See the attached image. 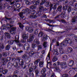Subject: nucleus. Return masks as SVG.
Returning a JSON list of instances; mask_svg holds the SVG:
<instances>
[{"instance_id":"nucleus-46","label":"nucleus","mask_w":77,"mask_h":77,"mask_svg":"<svg viewBox=\"0 0 77 77\" xmlns=\"http://www.w3.org/2000/svg\"><path fill=\"white\" fill-rule=\"evenodd\" d=\"M42 72H43V73H45L46 72V69L45 68H44L42 70Z\"/></svg>"},{"instance_id":"nucleus-59","label":"nucleus","mask_w":77,"mask_h":77,"mask_svg":"<svg viewBox=\"0 0 77 77\" xmlns=\"http://www.w3.org/2000/svg\"><path fill=\"white\" fill-rule=\"evenodd\" d=\"M3 66H1V67L0 68V73L2 72L3 71Z\"/></svg>"},{"instance_id":"nucleus-16","label":"nucleus","mask_w":77,"mask_h":77,"mask_svg":"<svg viewBox=\"0 0 77 77\" xmlns=\"http://www.w3.org/2000/svg\"><path fill=\"white\" fill-rule=\"evenodd\" d=\"M63 2V3L64 4H66L68 2V0H57L56 2H58V3H59L60 2Z\"/></svg>"},{"instance_id":"nucleus-14","label":"nucleus","mask_w":77,"mask_h":77,"mask_svg":"<svg viewBox=\"0 0 77 77\" xmlns=\"http://www.w3.org/2000/svg\"><path fill=\"white\" fill-rule=\"evenodd\" d=\"M63 42L64 45H65V46L66 45L65 44V43H66V44H68V43H70V44H72V40H70L69 39H66L64 41H63L62 42Z\"/></svg>"},{"instance_id":"nucleus-32","label":"nucleus","mask_w":77,"mask_h":77,"mask_svg":"<svg viewBox=\"0 0 77 77\" xmlns=\"http://www.w3.org/2000/svg\"><path fill=\"white\" fill-rule=\"evenodd\" d=\"M77 21V18H76V17H73L72 20V23H74V22Z\"/></svg>"},{"instance_id":"nucleus-8","label":"nucleus","mask_w":77,"mask_h":77,"mask_svg":"<svg viewBox=\"0 0 77 77\" xmlns=\"http://www.w3.org/2000/svg\"><path fill=\"white\" fill-rule=\"evenodd\" d=\"M33 42L34 43L32 44V47L33 48L36 47V45H39V44H40V42L39 41L38 39H34L33 41Z\"/></svg>"},{"instance_id":"nucleus-41","label":"nucleus","mask_w":77,"mask_h":77,"mask_svg":"<svg viewBox=\"0 0 77 77\" xmlns=\"http://www.w3.org/2000/svg\"><path fill=\"white\" fill-rule=\"evenodd\" d=\"M43 45L45 48L47 47V42H44L43 43Z\"/></svg>"},{"instance_id":"nucleus-30","label":"nucleus","mask_w":77,"mask_h":77,"mask_svg":"<svg viewBox=\"0 0 77 77\" xmlns=\"http://www.w3.org/2000/svg\"><path fill=\"white\" fill-rule=\"evenodd\" d=\"M67 51L68 53H71L72 51V48H67Z\"/></svg>"},{"instance_id":"nucleus-57","label":"nucleus","mask_w":77,"mask_h":77,"mask_svg":"<svg viewBox=\"0 0 77 77\" xmlns=\"http://www.w3.org/2000/svg\"><path fill=\"white\" fill-rule=\"evenodd\" d=\"M29 72H31L33 71V68H29Z\"/></svg>"},{"instance_id":"nucleus-47","label":"nucleus","mask_w":77,"mask_h":77,"mask_svg":"<svg viewBox=\"0 0 77 77\" xmlns=\"http://www.w3.org/2000/svg\"><path fill=\"white\" fill-rule=\"evenodd\" d=\"M9 48H10V45H8L6 46L5 49L6 50H9Z\"/></svg>"},{"instance_id":"nucleus-51","label":"nucleus","mask_w":77,"mask_h":77,"mask_svg":"<svg viewBox=\"0 0 77 77\" xmlns=\"http://www.w3.org/2000/svg\"><path fill=\"white\" fill-rule=\"evenodd\" d=\"M51 77H57L56 76V75H55V74L54 73H52L51 75Z\"/></svg>"},{"instance_id":"nucleus-52","label":"nucleus","mask_w":77,"mask_h":77,"mask_svg":"<svg viewBox=\"0 0 77 77\" xmlns=\"http://www.w3.org/2000/svg\"><path fill=\"white\" fill-rule=\"evenodd\" d=\"M2 0H0V10L2 9V8H3L2 4L0 3H1V2H2Z\"/></svg>"},{"instance_id":"nucleus-58","label":"nucleus","mask_w":77,"mask_h":77,"mask_svg":"<svg viewBox=\"0 0 77 77\" xmlns=\"http://www.w3.org/2000/svg\"><path fill=\"white\" fill-rule=\"evenodd\" d=\"M2 55L4 57H6L7 56V53H4Z\"/></svg>"},{"instance_id":"nucleus-23","label":"nucleus","mask_w":77,"mask_h":77,"mask_svg":"<svg viewBox=\"0 0 77 77\" xmlns=\"http://www.w3.org/2000/svg\"><path fill=\"white\" fill-rule=\"evenodd\" d=\"M5 37L6 38H11V35H10L9 33H6L5 34Z\"/></svg>"},{"instance_id":"nucleus-19","label":"nucleus","mask_w":77,"mask_h":77,"mask_svg":"<svg viewBox=\"0 0 77 77\" xmlns=\"http://www.w3.org/2000/svg\"><path fill=\"white\" fill-rule=\"evenodd\" d=\"M61 66L62 68L63 69L64 68H65L66 66H67V64H66L65 63H62L61 64Z\"/></svg>"},{"instance_id":"nucleus-37","label":"nucleus","mask_w":77,"mask_h":77,"mask_svg":"<svg viewBox=\"0 0 77 77\" xmlns=\"http://www.w3.org/2000/svg\"><path fill=\"white\" fill-rule=\"evenodd\" d=\"M2 63H6V62H7L6 60V58H3L2 60Z\"/></svg>"},{"instance_id":"nucleus-35","label":"nucleus","mask_w":77,"mask_h":77,"mask_svg":"<svg viewBox=\"0 0 77 77\" xmlns=\"http://www.w3.org/2000/svg\"><path fill=\"white\" fill-rule=\"evenodd\" d=\"M67 10L68 12H70L71 11V6H69L68 8L67 7Z\"/></svg>"},{"instance_id":"nucleus-1","label":"nucleus","mask_w":77,"mask_h":77,"mask_svg":"<svg viewBox=\"0 0 77 77\" xmlns=\"http://www.w3.org/2000/svg\"><path fill=\"white\" fill-rule=\"evenodd\" d=\"M39 11L37 12V13L35 12V11H33L32 12L31 14L30 15L29 17L31 18H37L38 16L36 15H38V17H40L41 14V11H46L47 9L46 8L44 9V7L41 6H40L39 7Z\"/></svg>"},{"instance_id":"nucleus-11","label":"nucleus","mask_w":77,"mask_h":77,"mask_svg":"<svg viewBox=\"0 0 77 77\" xmlns=\"http://www.w3.org/2000/svg\"><path fill=\"white\" fill-rule=\"evenodd\" d=\"M24 14H25L26 15H27L30 14L31 12V10L30 9L27 8H26L25 9H23L22 10Z\"/></svg>"},{"instance_id":"nucleus-10","label":"nucleus","mask_w":77,"mask_h":77,"mask_svg":"<svg viewBox=\"0 0 77 77\" xmlns=\"http://www.w3.org/2000/svg\"><path fill=\"white\" fill-rule=\"evenodd\" d=\"M35 77H46V74L44 73L40 76V74L39 73V72L38 70L35 71Z\"/></svg>"},{"instance_id":"nucleus-28","label":"nucleus","mask_w":77,"mask_h":77,"mask_svg":"<svg viewBox=\"0 0 77 77\" xmlns=\"http://www.w3.org/2000/svg\"><path fill=\"white\" fill-rule=\"evenodd\" d=\"M36 8L37 7L36 5H33L31 6L30 8L31 10H32V9H36Z\"/></svg>"},{"instance_id":"nucleus-54","label":"nucleus","mask_w":77,"mask_h":77,"mask_svg":"<svg viewBox=\"0 0 77 77\" xmlns=\"http://www.w3.org/2000/svg\"><path fill=\"white\" fill-rule=\"evenodd\" d=\"M11 59V57H8L7 58V60H6L7 62H8V61H10Z\"/></svg>"},{"instance_id":"nucleus-36","label":"nucleus","mask_w":77,"mask_h":77,"mask_svg":"<svg viewBox=\"0 0 77 77\" xmlns=\"http://www.w3.org/2000/svg\"><path fill=\"white\" fill-rule=\"evenodd\" d=\"M41 2H40V5H42L44 4V3H45L46 2V0H41Z\"/></svg>"},{"instance_id":"nucleus-26","label":"nucleus","mask_w":77,"mask_h":77,"mask_svg":"<svg viewBox=\"0 0 77 77\" xmlns=\"http://www.w3.org/2000/svg\"><path fill=\"white\" fill-rule=\"evenodd\" d=\"M19 15L21 19L24 18V16H23V13L22 12H20L19 14Z\"/></svg>"},{"instance_id":"nucleus-7","label":"nucleus","mask_w":77,"mask_h":77,"mask_svg":"<svg viewBox=\"0 0 77 77\" xmlns=\"http://www.w3.org/2000/svg\"><path fill=\"white\" fill-rule=\"evenodd\" d=\"M22 38L23 39H22L20 40V42L24 44L26 42V39H27L29 38L28 34H26L25 33L23 34L22 36Z\"/></svg>"},{"instance_id":"nucleus-21","label":"nucleus","mask_w":77,"mask_h":77,"mask_svg":"<svg viewBox=\"0 0 77 77\" xmlns=\"http://www.w3.org/2000/svg\"><path fill=\"white\" fill-rule=\"evenodd\" d=\"M39 66L40 68H42V67H43V66H44L43 61H42L39 62Z\"/></svg>"},{"instance_id":"nucleus-44","label":"nucleus","mask_w":77,"mask_h":77,"mask_svg":"<svg viewBox=\"0 0 77 77\" xmlns=\"http://www.w3.org/2000/svg\"><path fill=\"white\" fill-rule=\"evenodd\" d=\"M54 68H55V69L56 71H57L59 72L60 71V69H59V67H55L54 66Z\"/></svg>"},{"instance_id":"nucleus-20","label":"nucleus","mask_w":77,"mask_h":77,"mask_svg":"<svg viewBox=\"0 0 77 77\" xmlns=\"http://www.w3.org/2000/svg\"><path fill=\"white\" fill-rule=\"evenodd\" d=\"M68 65L70 67L72 66L73 65H74V61L72 60H70L68 63Z\"/></svg>"},{"instance_id":"nucleus-9","label":"nucleus","mask_w":77,"mask_h":77,"mask_svg":"<svg viewBox=\"0 0 77 77\" xmlns=\"http://www.w3.org/2000/svg\"><path fill=\"white\" fill-rule=\"evenodd\" d=\"M13 25H10L9 24L7 23L6 24V25L5 24L3 25L2 27L3 29H0V31L1 30H5L6 29H7V28H9L10 27V28H11L12 27H13ZM1 32H2V31H0V33Z\"/></svg>"},{"instance_id":"nucleus-3","label":"nucleus","mask_w":77,"mask_h":77,"mask_svg":"<svg viewBox=\"0 0 77 77\" xmlns=\"http://www.w3.org/2000/svg\"><path fill=\"white\" fill-rule=\"evenodd\" d=\"M14 39L15 40V41L11 40L8 41V44L12 45V44H13L14 42H16L18 43V45L19 47H21V46H22L23 44L19 42V36L18 35H16V36L15 37Z\"/></svg>"},{"instance_id":"nucleus-34","label":"nucleus","mask_w":77,"mask_h":77,"mask_svg":"<svg viewBox=\"0 0 77 77\" xmlns=\"http://www.w3.org/2000/svg\"><path fill=\"white\" fill-rule=\"evenodd\" d=\"M18 25H19V26L20 28H21L22 29H23V27H24V26H23V25L21 24V23H18Z\"/></svg>"},{"instance_id":"nucleus-5","label":"nucleus","mask_w":77,"mask_h":77,"mask_svg":"<svg viewBox=\"0 0 77 77\" xmlns=\"http://www.w3.org/2000/svg\"><path fill=\"white\" fill-rule=\"evenodd\" d=\"M45 6L46 7H49L50 6V10L51 11V9H56V4L54 3L53 4H51L50 2H47L45 4Z\"/></svg>"},{"instance_id":"nucleus-12","label":"nucleus","mask_w":77,"mask_h":77,"mask_svg":"<svg viewBox=\"0 0 77 77\" xmlns=\"http://www.w3.org/2000/svg\"><path fill=\"white\" fill-rule=\"evenodd\" d=\"M26 30L30 33H32L33 32V28L31 26H26Z\"/></svg>"},{"instance_id":"nucleus-17","label":"nucleus","mask_w":77,"mask_h":77,"mask_svg":"<svg viewBox=\"0 0 77 77\" xmlns=\"http://www.w3.org/2000/svg\"><path fill=\"white\" fill-rule=\"evenodd\" d=\"M60 16L62 18H63L64 17H66V12L63 11L62 12Z\"/></svg>"},{"instance_id":"nucleus-31","label":"nucleus","mask_w":77,"mask_h":77,"mask_svg":"<svg viewBox=\"0 0 77 77\" xmlns=\"http://www.w3.org/2000/svg\"><path fill=\"white\" fill-rule=\"evenodd\" d=\"M67 8H68V5H64L63 6V11H65L66 9H67Z\"/></svg>"},{"instance_id":"nucleus-22","label":"nucleus","mask_w":77,"mask_h":77,"mask_svg":"<svg viewBox=\"0 0 77 77\" xmlns=\"http://www.w3.org/2000/svg\"><path fill=\"white\" fill-rule=\"evenodd\" d=\"M33 4L34 5H39V3H40V1H36L34 0L33 1Z\"/></svg>"},{"instance_id":"nucleus-45","label":"nucleus","mask_w":77,"mask_h":77,"mask_svg":"<svg viewBox=\"0 0 77 77\" xmlns=\"http://www.w3.org/2000/svg\"><path fill=\"white\" fill-rule=\"evenodd\" d=\"M8 72V70H5L2 71V73L3 74H6Z\"/></svg>"},{"instance_id":"nucleus-39","label":"nucleus","mask_w":77,"mask_h":77,"mask_svg":"<svg viewBox=\"0 0 77 77\" xmlns=\"http://www.w3.org/2000/svg\"><path fill=\"white\" fill-rule=\"evenodd\" d=\"M69 73L70 75L74 74V72L73 70H71L69 72Z\"/></svg>"},{"instance_id":"nucleus-43","label":"nucleus","mask_w":77,"mask_h":77,"mask_svg":"<svg viewBox=\"0 0 77 77\" xmlns=\"http://www.w3.org/2000/svg\"><path fill=\"white\" fill-rule=\"evenodd\" d=\"M62 7L61 6H60L58 8L57 10L58 11H59L60 12H61V11L62 10Z\"/></svg>"},{"instance_id":"nucleus-38","label":"nucleus","mask_w":77,"mask_h":77,"mask_svg":"<svg viewBox=\"0 0 77 77\" xmlns=\"http://www.w3.org/2000/svg\"><path fill=\"white\" fill-rule=\"evenodd\" d=\"M43 34H44V33H43V32H41L38 34V36L39 37H41V36H42Z\"/></svg>"},{"instance_id":"nucleus-40","label":"nucleus","mask_w":77,"mask_h":77,"mask_svg":"<svg viewBox=\"0 0 77 77\" xmlns=\"http://www.w3.org/2000/svg\"><path fill=\"white\" fill-rule=\"evenodd\" d=\"M40 61V59H38L37 60H36L35 62H34V64L35 65H38V62Z\"/></svg>"},{"instance_id":"nucleus-42","label":"nucleus","mask_w":77,"mask_h":77,"mask_svg":"<svg viewBox=\"0 0 77 77\" xmlns=\"http://www.w3.org/2000/svg\"><path fill=\"white\" fill-rule=\"evenodd\" d=\"M20 1L18 0H15V1H14L12 2H11V5H14V3L17 2H19Z\"/></svg>"},{"instance_id":"nucleus-48","label":"nucleus","mask_w":77,"mask_h":77,"mask_svg":"<svg viewBox=\"0 0 77 77\" xmlns=\"http://www.w3.org/2000/svg\"><path fill=\"white\" fill-rule=\"evenodd\" d=\"M13 65L14 66H18V62H15L13 63Z\"/></svg>"},{"instance_id":"nucleus-50","label":"nucleus","mask_w":77,"mask_h":77,"mask_svg":"<svg viewBox=\"0 0 77 77\" xmlns=\"http://www.w3.org/2000/svg\"><path fill=\"white\" fill-rule=\"evenodd\" d=\"M38 29H36L34 31V33L36 35H38Z\"/></svg>"},{"instance_id":"nucleus-18","label":"nucleus","mask_w":77,"mask_h":77,"mask_svg":"<svg viewBox=\"0 0 77 77\" xmlns=\"http://www.w3.org/2000/svg\"><path fill=\"white\" fill-rule=\"evenodd\" d=\"M48 37L47 35H44L43 37H42V41H45L46 39H47V38Z\"/></svg>"},{"instance_id":"nucleus-33","label":"nucleus","mask_w":77,"mask_h":77,"mask_svg":"<svg viewBox=\"0 0 77 77\" xmlns=\"http://www.w3.org/2000/svg\"><path fill=\"white\" fill-rule=\"evenodd\" d=\"M14 8H20V4L14 5Z\"/></svg>"},{"instance_id":"nucleus-63","label":"nucleus","mask_w":77,"mask_h":77,"mask_svg":"<svg viewBox=\"0 0 77 77\" xmlns=\"http://www.w3.org/2000/svg\"><path fill=\"white\" fill-rule=\"evenodd\" d=\"M29 50H30V45H28V47L26 48V50L27 51Z\"/></svg>"},{"instance_id":"nucleus-25","label":"nucleus","mask_w":77,"mask_h":77,"mask_svg":"<svg viewBox=\"0 0 77 77\" xmlns=\"http://www.w3.org/2000/svg\"><path fill=\"white\" fill-rule=\"evenodd\" d=\"M57 60V57L56 56H54L53 57V58L52 59L53 62H56Z\"/></svg>"},{"instance_id":"nucleus-13","label":"nucleus","mask_w":77,"mask_h":77,"mask_svg":"<svg viewBox=\"0 0 77 77\" xmlns=\"http://www.w3.org/2000/svg\"><path fill=\"white\" fill-rule=\"evenodd\" d=\"M16 30H17V27H12L11 29L10 32L12 35H14L16 33Z\"/></svg>"},{"instance_id":"nucleus-15","label":"nucleus","mask_w":77,"mask_h":77,"mask_svg":"<svg viewBox=\"0 0 77 77\" xmlns=\"http://www.w3.org/2000/svg\"><path fill=\"white\" fill-rule=\"evenodd\" d=\"M34 36L33 35H31L29 37V39L27 40V42H32V41L33 40L34 38Z\"/></svg>"},{"instance_id":"nucleus-49","label":"nucleus","mask_w":77,"mask_h":77,"mask_svg":"<svg viewBox=\"0 0 77 77\" xmlns=\"http://www.w3.org/2000/svg\"><path fill=\"white\" fill-rule=\"evenodd\" d=\"M38 64H34L33 66V68L34 69H36L38 68Z\"/></svg>"},{"instance_id":"nucleus-55","label":"nucleus","mask_w":77,"mask_h":77,"mask_svg":"<svg viewBox=\"0 0 77 77\" xmlns=\"http://www.w3.org/2000/svg\"><path fill=\"white\" fill-rule=\"evenodd\" d=\"M62 77H68V75L66 74H64L63 75Z\"/></svg>"},{"instance_id":"nucleus-2","label":"nucleus","mask_w":77,"mask_h":77,"mask_svg":"<svg viewBox=\"0 0 77 77\" xmlns=\"http://www.w3.org/2000/svg\"><path fill=\"white\" fill-rule=\"evenodd\" d=\"M22 57L23 58V60L22 59L19 60V63L20 65H22V68H23V69H26L27 66H26V65L23 64L24 61H24V62H26V61H27V60L29 61V60H31V59L29 56L26 54H25L23 55Z\"/></svg>"},{"instance_id":"nucleus-53","label":"nucleus","mask_w":77,"mask_h":77,"mask_svg":"<svg viewBox=\"0 0 77 77\" xmlns=\"http://www.w3.org/2000/svg\"><path fill=\"white\" fill-rule=\"evenodd\" d=\"M26 4L27 5H30V2L28 1H26Z\"/></svg>"},{"instance_id":"nucleus-60","label":"nucleus","mask_w":77,"mask_h":77,"mask_svg":"<svg viewBox=\"0 0 77 77\" xmlns=\"http://www.w3.org/2000/svg\"><path fill=\"white\" fill-rule=\"evenodd\" d=\"M42 49V46L41 45H38V50H41Z\"/></svg>"},{"instance_id":"nucleus-62","label":"nucleus","mask_w":77,"mask_h":77,"mask_svg":"<svg viewBox=\"0 0 77 77\" xmlns=\"http://www.w3.org/2000/svg\"><path fill=\"white\" fill-rule=\"evenodd\" d=\"M0 47L1 48V49H3V48H4L5 47L4 46V45H2L1 46H0Z\"/></svg>"},{"instance_id":"nucleus-6","label":"nucleus","mask_w":77,"mask_h":77,"mask_svg":"<svg viewBox=\"0 0 77 77\" xmlns=\"http://www.w3.org/2000/svg\"><path fill=\"white\" fill-rule=\"evenodd\" d=\"M65 46L63 42H61L59 46V52L60 54H64V50H63V47Z\"/></svg>"},{"instance_id":"nucleus-61","label":"nucleus","mask_w":77,"mask_h":77,"mask_svg":"<svg viewBox=\"0 0 77 77\" xmlns=\"http://www.w3.org/2000/svg\"><path fill=\"white\" fill-rule=\"evenodd\" d=\"M33 63H30L29 65L28 66H29V67H32V66H33Z\"/></svg>"},{"instance_id":"nucleus-56","label":"nucleus","mask_w":77,"mask_h":77,"mask_svg":"<svg viewBox=\"0 0 77 77\" xmlns=\"http://www.w3.org/2000/svg\"><path fill=\"white\" fill-rule=\"evenodd\" d=\"M29 77H33L34 76V75L33 73H30L29 74Z\"/></svg>"},{"instance_id":"nucleus-64","label":"nucleus","mask_w":77,"mask_h":77,"mask_svg":"<svg viewBox=\"0 0 77 77\" xmlns=\"http://www.w3.org/2000/svg\"><path fill=\"white\" fill-rule=\"evenodd\" d=\"M11 8L12 9V11H15L16 9L15 8H12V7H11L10 6H9V8Z\"/></svg>"},{"instance_id":"nucleus-29","label":"nucleus","mask_w":77,"mask_h":77,"mask_svg":"<svg viewBox=\"0 0 77 77\" xmlns=\"http://www.w3.org/2000/svg\"><path fill=\"white\" fill-rule=\"evenodd\" d=\"M35 53L34 51H31L29 52V56H33V55L35 54Z\"/></svg>"},{"instance_id":"nucleus-4","label":"nucleus","mask_w":77,"mask_h":77,"mask_svg":"<svg viewBox=\"0 0 77 77\" xmlns=\"http://www.w3.org/2000/svg\"><path fill=\"white\" fill-rule=\"evenodd\" d=\"M50 53L49 52L47 57H46V60L47 61V68L48 69L49 68H51V62H50Z\"/></svg>"},{"instance_id":"nucleus-24","label":"nucleus","mask_w":77,"mask_h":77,"mask_svg":"<svg viewBox=\"0 0 77 77\" xmlns=\"http://www.w3.org/2000/svg\"><path fill=\"white\" fill-rule=\"evenodd\" d=\"M54 55H56V56L58 55V54H59V53H58V51L57 49H55L54 51Z\"/></svg>"},{"instance_id":"nucleus-27","label":"nucleus","mask_w":77,"mask_h":77,"mask_svg":"<svg viewBox=\"0 0 77 77\" xmlns=\"http://www.w3.org/2000/svg\"><path fill=\"white\" fill-rule=\"evenodd\" d=\"M62 59L66 60L68 59V57H67V56L66 55H63L62 57Z\"/></svg>"}]
</instances>
